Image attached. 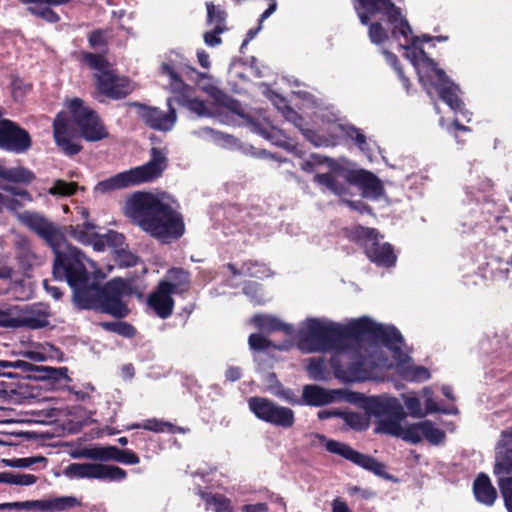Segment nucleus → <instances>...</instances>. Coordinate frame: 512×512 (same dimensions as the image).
<instances>
[{
  "label": "nucleus",
  "instance_id": "1",
  "mask_svg": "<svg viewBox=\"0 0 512 512\" xmlns=\"http://www.w3.org/2000/svg\"><path fill=\"white\" fill-rule=\"evenodd\" d=\"M355 9L362 24L367 25L370 17L382 13L387 16L392 25V35L399 41V45L406 53L419 76V81L431 94L435 89L441 99L454 111L462 112V102L459 98L458 87L452 83L444 71L437 68L432 59L427 57L421 46V42H428L432 38L423 36L415 37L408 21L402 16L401 11L391 0H357Z\"/></svg>",
  "mask_w": 512,
  "mask_h": 512
},
{
  "label": "nucleus",
  "instance_id": "2",
  "mask_svg": "<svg viewBox=\"0 0 512 512\" xmlns=\"http://www.w3.org/2000/svg\"><path fill=\"white\" fill-rule=\"evenodd\" d=\"M345 327L321 318H307L300 323L297 331V347L304 353L335 350L331 364L335 376L344 382L366 381L373 378L370 370L361 368L363 360L361 347L352 342L371 338V333L357 335Z\"/></svg>",
  "mask_w": 512,
  "mask_h": 512
},
{
  "label": "nucleus",
  "instance_id": "3",
  "mask_svg": "<svg viewBox=\"0 0 512 512\" xmlns=\"http://www.w3.org/2000/svg\"><path fill=\"white\" fill-rule=\"evenodd\" d=\"M85 261L96 277H104L96 267V263L86 259L84 254L68 270L67 276L58 280L66 281L73 290V301L81 309H96L117 317H124L128 313L122 298L130 293L129 285L120 278H115L103 287L89 285V272Z\"/></svg>",
  "mask_w": 512,
  "mask_h": 512
},
{
  "label": "nucleus",
  "instance_id": "4",
  "mask_svg": "<svg viewBox=\"0 0 512 512\" xmlns=\"http://www.w3.org/2000/svg\"><path fill=\"white\" fill-rule=\"evenodd\" d=\"M349 329L357 335L371 333V338L382 341L393 355L395 362L384 357L378 347H372L369 357L363 358L360 367L370 370L374 376L373 379L377 378L375 369L392 368H395L404 380L410 382H423L430 378V373L425 367L413 365L410 356L402 351L403 338L395 327L384 326L368 317H362L351 322Z\"/></svg>",
  "mask_w": 512,
  "mask_h": 512
},
{
  "label": "nucleus",
  "instance_id": "5",
  "mask_svg": "<svg viewBox=\"0 0 512 512\" xmlns=\"http://www.w3.org/2000/svg\"><path fill=\"white\" fill-rule=\"evenodd\" d=\"M123 211L143 231L164 243L184 234L183 218L168 195L134 193L126 199Z\"/></svg>",
  "mask_w": 512,
  "mask_h": 512
},
{
  "label": "nucleus",
  "instance_id": "6",
  "mask_svg": "<svg viewBox=\"0 0 512 512\" xmlns=\"http://www.w3.org/2000/svg\"><path fill=\"white\" fill-rule=\"evenodd\" d=\"M18 220L30 230L40 236L53 250L55 255L53 275L55 279L67 276V270L80 258L83 253L70 245L62 229L46 218L44 215L25 211L18 214Z\"/></svg>",
  "mask_w": 512,
  "mask_h": 512
},
{
  "label": "nucleus",
  "instance_id": "7",
  "mask_svg": "<svg viewBox=\"0 0 512 512\" xmlns=\"http://www.w3.org/2000/svg\"><path fill=\"white\" fill-rule=\"evenodd\" d=\"M366 409L378 418L376 433L399 437L413 444L423 439L422 422L404 423L406 413L398 399L389 396L371 397L366 402Z\"/></svg>",
  "mask_w": 512,
  "mask_h": 512
},
{
  "label": "nucleus",
  "instance_id": "8",
  "mask_svg": "<svg viewBox=\"0 0 512 512\" xmlns=\"http://www.w3.org/2000/svg\"><path fill=\"white\" fill-rule=\"evenodd\" d=\"M166 167L167 149L153 147L151 149V159L149 162L99 182L95 187V191L107 193L113 190L151 182L160 177Z\"/></svg>",
  "mask_w": 512,
  "mask_h": 512
},
{
  "label": "nucleus",
  "instance_id": "9",
  "mask_svg": "<svg viewBox=\"0 0 512 512\" xmlns=\"http://www.w3.org/2000/svg\"><path fill=\"white\" fill-rule=\"evenodd\" d=\"M83 60L97 71L96 87L100 94L111 99H120L133 91V84L127 78L117 76L102 56L85 53Z\"/></svg>",
  "mask_w": 512,
  "mask_h": 512
},
{
  "label": "nucleus",
  "instance_id": "10",
  "mask_svg": "<svg viewBox=\"0 0 512 512\" xmlns=\"http://www.w3.org/2000/svg\"><path fill=\"white\" fill-rule=\"evenodd\" d=\"M494 474L508 512H512V429L501 433L496 446Z\"/></svg>",
  "mask_w": 512,
  "mask_h": 512
},
{
  "label": "nucleus",
  "instance_id": "11",
  "mask_svg": "<svg viewBox=\"0 0 512 512\" xmlns=\"http://www.w3.org/2000/svg\"><path fill=\"white\" fill-rule=\"evenodd\" d=\"M170 279H179L178 282L162 281L157 289L148 297V305L157 316L168 318L174 308L172 294L183 290L182 286L188 282L187 273L181 269H173L169 272Z\"/></svg>",
  "mask_w": 512,
  "mask_h": 512
},
{
  "label": "nucleus",
  "instance_id": "12",
  "mask_svg": "<svg viewBox=\"0 0 512 512\" xmlns=\"http://www.w3.org/2000/svg\"><path fill=\"white\" fill-rule=\"evenodd\" d=\"M161 73L169 80V89L175 94L173 101L186 107L198 116L212 115L211 109L205 102L191 96V88L182 81L174 66L163 63L161 65Z\"/></svg>",
  "mask_w": 512,
  "mask_h": 512
},
{
  "label": "nucleus",
  "instance_id": "13",
  "mask_svg": "<svg viewBox=\"0 0 512 512\" xmlns=\"http://www.w3.org/2000/svg\"><path fill=\"white\" fill-rule=\"evenodd\" d=\"M67 108L82 137L87 141H98L107 137L108 133L98 116L80 99L70 100L67 103Z\"/></svg>",
  "mask_w": 512,
  "mask_h": 512
},
{
  "label": "nucleus",
  "instance_id": "14",
  "mask_svg": "<svg viewBox=\"0 0 512 512\" xmlns=\"http://www.w3.org/2000/svg\"><path fill=\"white\" fill-rule=\"evenodd\" d=\"M249 409L254 415L267 423L281 428H291L294 425V412L284 406L262 397H251L248 400Z\"/></svg>",
  "mask_w": 512,
  "mask_h": 512
},
{
  "label": "nucleus",
  "instance_id": "15",
  "mask_svg": "<svg viewBox=\"0 0 512 512\" xmlns=\"http://www.w3.org/2000/svg\"><path fill=\"white\" fill-rule=\"evenodd\" d=\"M64 475L71 479H98L121 481L126 478V472L113 465L100 463H71L64 469Z\"/></svg>",
  "mask_w": 512,
  "mask_h": 512
},
{
  "label": "nucleus",
  "instance_id": "16",
  "mask_svg": "<svg viewBox=\"0 0 512 512\" xmlns=\"http://www.w3.org/2000/svg\"><path fill=\"white\" fill-rule=\"evenodd\" d=\"M317 437L325 445L327 451L338 454L376 475L382 476L384 474V465L376 461L374 458L361 454L344 443L328 440L322 435H317Z\"/></svg>",
  "mask_w": 512,
  "mask_h": 512
},
{
  "label": "nucleus",
  "instance_id": "17",
  "mask_svg": "<svg viewBox=\"0 0 512 512\" xmlns=\"http://www.w3.org/2000/svg\"><path fill=\"white\" fill-rule=\"evenodd\" d=\"M361 237L364 239L367 257L379 266L390 267L396 262V255L388 243L378 242V233L375 229L361 228Z\"/></svg>",
  "mask_w": 512,
  "mask_h": 512
},
{
  "label": "nucleus",
  "instance_id": "18",
  "mask_svg": "<svg viewBox=\"0 0 512 512\" xmlns=\"http://www.w3.org/2000/svg\"><path fill=\"white\" fill-rule=\"evenodd\" d=\"M20 510L28 512H65L80 506L74 496H50L38 500L20 501Z\"/></svg>",
  "mask_w": 512,
  "mask_h": 512
},
{
  "label": "nucleus",
  "instance_id": "19",
  "mask_svg": "<svg viewBox=\"0 0 512 512\" xmlns=\"http://www.w3.org/2000/svg\"><path fill=\"white\" fill-rule=\"evenodd\" d=\"M173 99H168V112H163L158 108L145 105H136L137 115L149 127L159 131H170L177 120L176 111L172 108Z\"/></svg>",
  "mask_w": 512,
  "mask_h": 512
},
{
  "label": "nucleus",
  "instance_id": "20",
  "mask_svg": "<svg viewBox=\"0 0 512 512\" xmlns=\"http://www.w3.org/2000/svg\"><path fill=\"white\" fill-rule=\"evenodd\" d=\"M31 146L29 134L9 120L0 121V147L15 153H24Z\"/></svg>",
  "mask_w": 512,
  "mask_h": 512
},
{
  "label": "nucleus",
  "instance_id": "21",
  "mask_svg": "<svg viewBox=\"0 0 512 512\" xmlns=\"http://www.w3.org/2000/svg\"><path fill=\"white\" fill-rule=\"evenodd\" d=\"M331 131L333 134L330 137H316L315 133L310 130H306L303 133L315 146L335 145L338 137L346 135L353 139L362 151L366 152L370 150L365 135L353 126L333 124L331 126Z\"/></svg>",
  "mask_w": 512,
  "mask_h": 512
},
{
  "label": "nucleus",
  "instance_id": "22",
  "mask_svg": "<svg viewBox=\"0 0 512 512\" xmlns=\"http://www.w3.org/2000/svg\"><path fill=\"white\" fill-rule=\"evenodd\" d=\"M54 139L57 145L67 155H74L80 151V147L74 143L76 132L64 113H59L54 120Z\"/></svg>",
  "mask_w": 512,
  "mask_h": 512
},
{
  "label": "nucleus",
  "instance_id": "23",
  "mask_svg": "<svg viewBox=\"0 0 512 512\" xmlns=\"http://www.w3.org/2000/svg\"><path fill=\"white\" fill-rule=\"evenodd\" d=\"M20 327L39 329L49 325L51 312L49 306L37 303L25 310L19 308Z\"/></svg>",
  "mask_w": 512,
  "mask_h": 512
},
{
  "label": "nucleus",
  "instance_id": "24",
  "mask_svg": "<svg viewBox=\"0 0 512 512\" xmlns=\"http://www.w3.org/2000/svg\"><path fill=\"white\" fill-rule=\"evenodd\" d=\"M22 3L28 5V11L37 17L49 23H56L59 21V16L51 9V6L63 5L71 0H20Z\"/></svg>",
  "mask_w": 512,
  "mask_h": 512
},
{
  "label": "nucleus",
  "instance_id": "25",
  "mask_svg": "<svg viewBox=\"0 0 512 512\" xmlns=\"http://www.w3.org/2000/svg\"><path fill=\"white\" fill-rule=\"evenodd\" d=\"M352 177L353 181L361 187L365 197L377 199L382 194V184L372 173L359 170Z\"/></svg>",
  "mask_w": 512,
  "mask_h": 512
},
{
  "label": "nucleus",
  "instance_id": "26",
  "mask_svg": "<svg viewBox=\"0 0 512 512\" xmlns=\"http://www.w3.org/2000/svg\"><path fill=\"white\" fill-rule=\"evenodd\" d=\"M337 395V391L326 390L317 385H306L302 393L305 403L312 406L329 404L336 399Z\"/></svg>",
  "mask_w": 512,
  "mask_h": 512
},
{
  "label": "nucleus",
  "instance_id": "27",
  "mask_svg": "<svg viewBox=\"0 0 512 512\" xmlns=\"http://www.w3.org/2000/svg\"><path fill=\"white\" fill-rule=\"evenodd\" d=\"M473 492L478 502L491 506L497 498L496 489L493 487L489 477L480 474L474 481Z\"/></svg>",
  "mask_w": 512,
  "mask_h": 512
},
{
  "label": "nucleus",
  "instance_id": "28",
  "mask_svg": "<svg viewBox=\"0 0 512 512\" xmlns=\"http://www.w3.org/2000/svg\"><path fill=\"white\" fill-rule=\"evenodd\" d=\"M252 323L264 333L273 331H283L287 335H292L294 329L291 325L286 324L276 317L270 315H255L252 318Z\"/></svg>",
  "mask_w": 512,
  "mask_h": 512
},
{
  "label": "nucleus",
  "instance_id": "29",
  "mask_svg": "<svg viewBox=\"0 0 512 512\" xmlns=\"http://www.w3.org/2000/svg\"><path fill=\"white\" fill-rule=\"evenodd\" d=\"M118 448L115 446L86 448L73 454L74 458H87L93 460L109 461L117 459Z\"/></svg>",
  "mask_w": 512,
  "mask_h": 512
},
{
  "label": "nucleus",
  "instance_id": "30",
  "mask_svg": "<svg viewBox=\"0 0 512 512\" xmlns=\"http://www.w3.org/2000/svg\"><path fill=\"white\" fill-rule=\"evenodd\" d=\"M228 268L234 275H243L258 279H263L270 275L269 268L265 264L256 261L244 263L240 270H237L234 264H228Z\"/></svg>",
  "mask_w": 512,
  "mask_h": 512
},
{
  "label": "nucleus",
  "instance_id": "31",
  "mask_svg": "<svg viewBox=\"0 0 512 512\" xmlns=\"http://www.w3.org/2000/svg\"><path fill=\"white\" fill-rule=\"evenodd\" d=\"M0 178L14 183L29 184L35 179V175L24 167L5 168L0 165Z\"/></svg>",
  "mask_w": 512,
  "mask_h": 512
},
{
  "label": "nucleus",
  "instance_id": "32",
  "mask_svg": "<svg viewBox=\"0 0 512 512\" xmlns=\"http://www.w3.org/2000/svg\"><path fill=\"white\" fill-rule=\"evenodd\" d=\"M95 229L96 225L94 223L85 221L83 224L69 225L65 228V231L78 242L86 244L89 242Z\"/></svg>",
  "mask_w": 512,
  "mask_h": 512
},
{
  "label": "nucleus",
  "instance_id": "33",
  "mask_svg": "<svg viewBox=\"0 0 512 512\" xmlns=\"http://www.w3.org/2000/svg\"><path fill=\"white\" fill-rule=\"evenodd\" d=\"M369 399L370 398L366 399L365 402H367ZM364 408H366V403H364ZM368 415L373 416L368 411H366L365 413L346 412L342 414V417L345 423L352 429L364 430L369 426Z\"/></svg>",
  "mask_w": 512,
  "mask_h": 512
},
{
  "label": "nucleus",
  "instance_id": "34",
  "mask_svg": "<svg viewBox=\"0 0 512 512\" xmlns=\"http://www.w3.org/2000/svg\"><path fill=\"white\" fill-rule=\"evenodd\" d=\"M194 135L203 139H209L213 142L222 145L229 146L234 143V138L230 135L214 131L211 128L203 127L193 132Z\"/></svg>",
  "mask_w": 512,
  "mask_h": 512
},
{
  "label": "nucleus",
  "instance_id": "35",
  "mask_svg": "<svg viewBox=\"0 0 512 512\" xmlns=\"http://www.w3.org/2000/svg\"><path fill=\"white\" fill-rule=\"evenodd\" d=\"M206 8L208 23L214 25L216 33H223L226 30L225 12L211 2L206 3Z\"/></svg>",
  "mask_w": 512,
  "mask_h": 512
},
{
  "label": "nucleus",
  "instance_id": "36",
  "mask_svg": "<svg viewBox=\"0 0 512 512\" xmlns=\"http://www.w3.org/2000/svg\"><path fill=\"white\" fill-rule=\"evenodd\" d=\"M199 494L205 500L207 509L211 507L215 512H232L230 501L223 495H211L202 491Z\"/></svg>",
  "mask_w": 512,
  "mask_h": 512
},
{
  "label": "nucleus",
  "instance_id": "37",
  "mask_svg": "<svg viewBox=\"0 0 512 512\" xmlns=\"http://www.w3.org/2000/svg\"><path fill=\"white\" fill-rule=\"evenodd\" d=\"M0 327H20L19 306H8L3 309L0 308Z\"/></svg>",
  "mask_w": 512,
  "mask_h": 512
},
{
  "label": "nucleus",
  "instance_id": "38",
  "mask_svg": "<svg viewBox=\"0 0 512 512\" xmlns=\"http://www.w3.org/2000/svg\"><path fill=\"white\" fill-rule=\"evenodd\" d=\"M78 189L76 182H67L65 180H55L52 186L48 189V193L56 197H68L75 194Z\"/></svg>",
  "mask_w": 512,
  "mask_h": 512
},
{
  "label": "nucleus",
  "instance_id": "39",
  "mask_svg": "<svg viewBox=\"0 0 512 512\" xmlns=\"http://www.w3.org/2000/svg\"><path fill=\"white\" fill-rule=\"evenodd\" d=\"M314 181L320 185L325 186L328 190L338 196L346 194V188L343 184L339 183L332 174H317L314 177Z\"/></svg>",
  "mask_w": 512,
  "mask_h": 512
},
{
  "label": "nucleus",
  "instance_id": "40",
  "mask_svg": "<svg viewBox=\"0 0 512 512\" xmlns=\"http://www.w3.org/2000/svg\"><path fill=\"white\" fill-rule=\"evenodd\" d=\"M402 399L411 417L423 418L426 416L425 410L421 405L420 398L414 393L403 394Z\"/></svg>",
  "mask_w": 512,
  "mask_h": 512
},
{
  "label": "nucleus",
  "instance_id": "41",
  "mask_svg": "<svg viewBox=\"0 0 512 512\" xmlns=\"http://www.w3.org/2000/svg\"><path fill=\"white\" fill-rule=\"evenodd\" d=\"M423 438L432 444H439L445 438L443 430L438 428L434 423L430 421H422Z\"/></svg>",
  "mask_w": 512,
  "mask_h": 512
},
{
  "label": "nucleus",
  "instance_id": "42",
  "mask_svg": "<svg viewBox=\"0 0 512 512\" xmlns=\"http://www.w3.org/2000/svg\"><path fill=\"white\" fill-rule=\"evenodd\" d=\"M422 395L425 399V414L428 415L430 413L434 412H443L447 414H455L457 413V409L455 407L449 408V409H441L436 401L433 399V393L432 390L429 387H425L422 390Z\"/></svg>",
  "mask_w": 512,
  "mask_h": 512
},
{
  "label": "nucleus",
  "instance_id": "43",
  "mask_svg": "<svg viewBox=\"0 0 512 512\" xmlns=\"http://www.w3.org/2000/svg\"><path fill=\"white\" fill-rule=\"evenodd\" d=\"M307 371L309 376L314 380L326 379L327 372L322 358H310L307 365Z\"/></svg>",
  "mask_w": 512,
  "mask_h": 512
},
{
  "label": "nucleus",
  "instance_id": "44",
  "mask_svg": "<svg viewBox=\"0 0 512 512\" xmlns=\"http://www.w3.org/2000/svg\"><path fill=\"white\" fill-rule=\"evenodd\" d=\"M171 424L157 419H148L143 424L133 425L132 428H143L153 432H165L171 429Z\"/></svg>",
  "mask_w": 512,
  "mask_h": 512
},
{
  "label": "nucleus",
  "instance_id": "45",
  "mask_svg": "<svg viewBox=\"0 0 512 512\" xmlns=\"http://www.w3.org/2000/svg\"><path fill=\"white\" fill-rule=\"evenodd\" d=\"M6 481L15 485L29 486L36 483L37 478L32 474L17 473L8 475Z\"/></svg>",
  "mask_w": 512,
  "mask_h": 512
},
{
  "label": "nucleus",
  "instance_id": "46",
  "mask_svg": "<svg viewBox=\"0 0 512 512\" xmlns=\"http://www.w3.org/2000/svg\"><path fill=\"white\" fill-rule=\"evenodd\" d=\"M116 261L120 266L123 267H131L137 264L138 258L134 254L129 251H126L122 248L116 250Z\"/></svg>",
  "mask_w": 512,
  "mask_h": 512
},
{
  "label": "nucleus",
  "instance_id": "47",
  "mask_svg": "<svg viewBox=\"0 0 512 512\" xmlns=\"http://www.w3.org/2000/svg\"><path fill=\"white\" fill-rule=\"evenodd\" d=\"M369 37L371 42L375 44H381L388 38V34L385 29L379 23L371 24L369 27Z\"/></svg>",
  "mask_w": 512,
  "mask_h": 512
},
{
  "label": "nucleus",
  "instance_id": "48",
  "mask_svg": "<svg viewBox=\"0 0 512 512\" xmlns=\"http://www.w3.org/2000/svg\"><path fill=\"white\" fill-rule=\"evenodd\" d=\"M104 238L107 246L113 248L115 252L124 245V236L116 231L107 232L104 234Z\"/></svg>",
  "mask_w": 512,
  "mask_h": 512
},
{
  "label": "nucleus",
  "instance_id": "49",
  "mask_svg": "<svg viewBox=\"0 0 512 512\" xmlns=\"http://www.w3.org/2000/svg\"><path fill=\"white\" fill-rule=\"evenodd\" d=\"M252 350H265L271 343L261 334H251L248 340Z\"/></svg>",
  "mask_w": 512,
  "mask_h": 512
},
{
  "label": "nucleus",
  "instance_id": "50",
  "mask_svg": "<svg viewBox=\"0 0 512 512\" xmlns=\"http://www.w3.org/2000/svg\"><path fill=\"white\" fill-rule=\"evenodd\" d=\"M117 462L129 465H135L139 463V457L130 450H121L118 448Z\"/></svg>",
  "mask_w": 512,
  "mask_h": 512
},
{
  "label": "nucleus",
  "instance_id": "51",
  "mask_svg": "<svg viewBox=\"0 0 512 512\" xmlns=\"http://www.w3.org/2000/svg\"><path fill=\"white\" fill-rule=\"evenodd\" d=\"M43 350V347H36L35 349L21 352V355L34 362H44L47 360L48 355Z\"/></svg>",
  "mask_w": 512,
  "mask_h": 512
},
{
  "label": "nucleus",
  "instance_id": "52",
  "mask_svg": "<svg viewBox=\"0 0 512 512\" xmlns=\"http://www.w3.org/2000/svg\"><path fill=\"white\" fill-rule=\"evenodd\" d=\"M383 53H384V55H385V57H386L387 62H388L391 66H393V67H394V69L396 70V72H397V74H398V76H399L400 80L402 81V83H403L404 87H405L406 89H408L409 81H408V79L403 75V72H402L401 68H400V67H398V65H397V57H396L394 54H392V53H390V52H388V51H384Z\"/></svg>",
  "mask_w": 512,
  "mask_h": 512
},
{
  "label": "nucleus",
  "instance_id": "53",
  "mask_svg": "<svg viewBox=\"0 0 512 512\" xmlns=\"http://www.w3.org/2000/svg\"><path fill=\"white\" fill-rule=\"evenodd\" d=\"M85 245H92L96 251H103L108 247L104 235H99L96 231Z\"/></svg>",
  "mask_w": 512,
  "mask_h": 512
},
{
  "label": "nucleus",
  "instance_id": "54",
  "mask_svg": "<svg viewBox=\"0 0 512 512\" xmlns=\"http://www.w3.org/2000/svg\"><path fill=\"white\" fill-rule=\"evenodd\" d=\"M89 42L93 48H99L106 44V33L104 31H95L90 35Z\"/></svg>",
  "mask_w": 512,
  "mask_h": 512
},
{
  "label": "nucleus",
  "instance_id": "55",
  "mask_svg": "<svg viewBox=\"0 0 512 512\" xmlns=\"http://www.w3.org/2000/svg\"><path fill=\"white\" fill-rule=\"evenodd\" d=\"M30 90V86L23 84L21 81L13 83V96L16 100H20L23 95Z\"/></svg>",
  "mask_w": 512,
  "mask_h": 512
},
{
  "label": "nucleus",
  "instance_id": "56",
  "mask_svg": "<svg viewBox=\"0 0 512 512\" xmlns=\"http://www.w3.org/2000/svg\"><path fill=\"white\" fill-rule=\"evenodd\" d=\"M115 332L125 337H132L135 334V329L127 323L120 322L116 325Z\"/></svg>",
  "mask_w": 512,
  "mask_h": 512
},
{
  "label": "nucleus",
  "instance_id": "57",
  "mask_svg": "<svg viewBox=\"0 0 512 512\" xmlns=\"http://www.w3.org/2000/svg\"><path fill=\"white\" fill-rule=\"evenodd\" d=\"M0 188L3 189L4 191L10 192L11 194H13L15 196L21 197L24 200H27V201L32 200L30 194L26 190H18L9 185H0Z\"/></svg>",
  "mask_w": 512,
  "mask_h": 512
},
{
  "label": "nucleus",
  "instance_id": "58",
  "mask_svg": "<svg viewBox=\"0 0 512 512\" xmlns=\"http://www.w3.org/2000/svg\"><path fill=\"white\" fill-rule=\"evenodd\" d=\"M220 33H216L215 27L213 31L206 32L204 34V41L208 46H217L221 43V38L218 36Z\"/></svg>",
  "mask_w": 512,
  "mask_h": 512
},
{
  "label": "nucleus",
  "instance_id": "59",
  "mask_svg": "<svg viewBox=\"0 0 512 512\" xmlns=\"http://www.w3.org/2000/svg\"><path fill=\"white\" fill-rule=\"evenodd\" d=\"M283 114L288 121L292 122L297 127H301L302 118L294 110L287 107L283 111Z\"/></svg>",
  "mask_w": 512,
  "mask_h": 512
},
{
  "label": "nucleus",
  "instance_id": "60",
  "mask_svg": "<svg viewBox=\"0 0 512 512\" xmlns=\"http://www.w3.org/2000/svg\"><path fill=\"white\" fill-rule=\"evenodd\" d=\"M20 207L17 201L8 199L0 193V208H6L12 211L17 210Z\"/></svg>",
  "mask_w": 512,
  "mask_h": 512
},
{
  "label": "nucleus",
  "instance_id": "61",
  "mask_svg": "<svg viewBox=\"0 0 512 512\" xmlns=\"http://www.w3.org/2000/svg\"><path fill=\"white\" fill-rule=\"evenodd\" d=\"M243 512H266L267 505L265 503H257L253 505H245L242 508Z\"/></svg>",
  "mask_w": 512,
  "mask_h": 512
},
{
  "label": "nucleus",
  "instance_id": "62",
  "mask_svg": "<svg viewBox=\"0 0 512 512\" xmlns=\"http://www.w3.org/2000/svg\"><path fill=\"white\" fill-rule=\"evenodd\" d=\"M332 512H351V510L344 501L335 499L332 503Z\"/></svg>",
  "mask_w": 512,
  "mask_h": 512
},
{
  "label": "nucleus",
  "instance_id": "63",
  "mask_svg": "<svg viewBox=\"0 0 512 512\" xmlns=\"http://www.w3.org/2000/svg\"><path fill=\"white\" fill-rule=\"evenodd\" d=\"M197 58H198L199 64L203 68L208 69L210 67L209 55L204 50H198Z\"/></svg>",
  "mask_w": 512,
  "mask_h": 512
},
{
  "label": "nucleus",
  "instance_id": "64",
  "mask_svg": "<svg viewBox=\"0 0 512 512\" xmlns=\"http://www.w3.org/2000/svg\"><path fill=\"white\" fill-rule=\"evenodd\" d=\"M44 287L46 291L56 300L60 299L62 292L56 286L50 285L47 281H44Z\"/></svg>",
  "mask_w": 512,
  "mask_h": 512
}]
</instances>
